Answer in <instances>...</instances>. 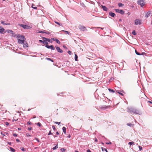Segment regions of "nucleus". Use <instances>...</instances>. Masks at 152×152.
Instances as JSON below:
<instances>
[{
    "label": "nucleus",
    "instance_id": "obj_39",
    "mask_svg": "<svg viewBox=\"0 0 152 152\" xmlns=\"http://www.w3.org/2000/svg\"><path fill=\"white\" fill-rule=\"evenodd\" d=\"M60 122H54V123L56 124H58V125H59L60 124Z\"/></svg>",
    "mask_w": 152,
    "mask_h": 152
},
{
    "label": "nucleus",
    "instance_id": "obj_47",
    "mask_svg": "<svg viewBox=\"0 0 152 152\" xmlns=\"http://www.w3.org/2000/svg\"><path fill=\"white\" fill-rule=\"evenodd\" d=\"M118 94H120V95H121V96H123L124 95V94H123L122 93H120V92H118Z\"/></svg>",
    "mask_w": 152,
    "mask_h": 152
},
{
    "label": "nucleus",
    "instance_id": "obj_14",
    "mask_svg": "<svg viewBox=\"0 0 152 152\" xmlns=\"http://www.w3.org/2000/svg\"><path fill=\"white\" fill-rule=\"evenodd\" d=\"M23 47L24 48L27 47H28V44L26 42H24V43L23 44Z\"/></svg>",
    "mask_w": 152,
    "mask_h": 152
},
{
    "label": "nucleus",
    "instance_id": "obj_36",
    "mask_svg": "<svg viewBox=\"0 0 152 152\" xmlns=\"http://www.w3.org/2000/svg\"><path fill=\"white\" fill-rule=\"evenodd\" d=\"M21 36V35H20V34H18V35H17L16 37L18 38H20Z\"/></svg>",
    "mask_w": 152,
    "mask_h": 152
},
{
    "label": "nucleus",
    "instance_id": "obj_32",
    "mask_svg": "<svg viewBox=\"0 0 152 152\" xmlns=\"http://www.w3.org/2000/svg\"><path fill=\"white\" fill-rule=\"evenodd\" d=\"M134 142H129V145H132L133 144H134Z\"/></svg>",
    "mask_w": 152,
    "mask_h": 152
},
{
    "label": "nucleus",
    "instance_id": "obj_46",
    "mask_svg": "<svg viewBox=\"0 0 152 152\" xmlns=\"http://www.w3.org/2000/svg\"><path fill=\"white\" fill-rule=\"evenodd\" d=\"M45 33L46 34H50V32H49V31L46 32H45Z\"/></svg>",
    "mask_w": 152,
    "mask_h": 152
},
{
    "label": "nucleus",
    "instance_id": "obj_10",
    "mask_svg": "<svg viewBox=\"0 0 152 152\" xmlns=\"http://www.w3.org/2000/svg\"><path fill=\"white\" fill-rule=\"evenodd\" d=\"M0 33L1 34L4 33L5 31L4 28L1 26H0Z\"/></svg>",
    "mask_w": 152,
    "mask_h": 152
},
{
    "label": "nucleus",
    "instance_id": "obj_31",
    "mask_svg": "<svg viewBox=\"0 0 152 152\" xmlns=\"http://www.w3.org/2000/svg\"><path fill=\"white\" fill-rule=\"evenodd\" d=\"M102 149L103 151H106V152H108V151H107V149L106 148H102Z\"/></svg>",
    "mask_w": 152,
    "mask_h": 152
},
{
    "label": "nucleus",
    "instance_id": "obj_34",
    "mask_svg": "<svg viewBox=\"0 0 152 152\" xmlns=\"http://www.w3.org/2000/svg\"><path fill=\"white\" fill-rule=\"evenodd\" d=\"M37 125L39 127H40L42 125L39 122H38L37 123Z\"/></svg>",
    "mask_w": 152,
    "mask_h": 152
},
{
    "label": "nucleus",
    "instance_id": "obj_55",
    "mask_svg": "<svg viewBox=\"0 0 152 152\" xmlns=\"http://www.w3.org/2000/svg\"><path fill=\"white\" fill-rule=\"evenodd\" d=\"M1 134L3 136H4L5 135V134H3L2 132H1Z\"/></svg>",
    "mask_w": 152,
    "mask_h": 152
},
{
    "label": "nucleus",
    "instance_id": "obj_16",
    "mask_svg": "<svg viewBox=\"0 0 152 152\" xmlns=\"http://www.w3.org/2000/svg\"><path fill=\"white\" fill-rule=\"evenodd\" d=\"M151 12H148L147 13V14L145 15V17L147 18L150 15Z\"/></svg>",
    "mask_w": 152,
    "mask_h": 152
},
{
    "label": "nucleus",
    "instance_id": "obj_35",
    "mask_svg": "<svg viewBox=\"0 0 152 152\" xmlns=\"http://www.w3.org/2000/svg\"><path fill=\"white\" fill-rule=\"evenodd\" d=\"M1 24H3V25H6V23H5V22L4 21H1Z\"/></svg>",
    "mask_w": 152,
    "mask_h": 152
},
{
    "label": "nucleus",
    "instance_id": "obj_54",
    "mask_svg": "<svg viewBox=\"0 0 152 152\" xmlns=\"http://www.w3.org/2000/svg\"><path fill=\"white\" fill-rule=\"evenodd\" d=\"M12 36L14 37H15V34L13 32V33H12Z\"/></svg>",
    "mask_w": 152,
    "mask_h": 152
},
{
    "label": "nucleus",
    "instance_id": "obj_50",
    "mask_svg": "<svg viewBox=\"0 0 152 152\" xmlns=\"http://www.w3.org/2000/svg\"><path fill=\"white\" fill-rule=\"evenodd\" d=\"M32 129V128L31 127H28V130H31Z\"/></svg>",
    "mask_w": 152,
    "mask_h": 152
},
{
    "label": "nucleus",
    "instance_id": "obj_9",
    "mask_svg": "<svg viewBox=\"0 0 152 152\" xmlns=\"http://www.w3.org/2000/svg\"><path fill=\"white\" fill-rule=\"evenodd\" d=\"M24 41L25 40L20 39H18V43L19 44H23V43H24Z\"/></svg>",
    "mask_w": 152,
    "mask_h": 152
},
{
    "label": "nucleus",
    "instance_id": "obj_59",
    "mask_svg": "<svg viewBox=\"0 0 152 152\" xmlns=\"http://www.w3.org/2000/svg\"><path fill=\"white\" fill-rule=\"evenodd\" d=\"M87 152H91V151L89 149H88L87 151Z\"/></svg>",
    "mask_w": 152,
    "mask_h": 152
},
{
    "label": "nucleus",
    "instance_id": "obj_11",
    "mask_svg": "<svg viewBox=\"0 0 152 152\" xmlns=\"http://www.w3.org/2000/svg\"><path fill=\"white\" fill-rule=\"evenodd\" d=\"M42 39H45L47 41H48V42H49L50 43L52 42V41L51 40V39H49L46 38L45 37H42Z\"/></svg>",
    "mask_w": 152,
    "mask_h": 152
},
{
    "label": "nucleus",
    "instance_id": "obj_45",
    "mask_svg": "<svg viewBox=\"0 0 152 152\" xmlns=\"http://www.w3.org/2000/svg\"><path fill=\"white\" fill-rule=\"evenodd\" d=\"M26 136L27 137H30L31 136V135L29 134V133H27L26 134Z\"/></svg>",
    "mask_w": 152,
    "mask_h": 152
},
{
    "label": "nucleus",
    "instance_id": "obj_51",
    "mask_svg": "<svg viewBox=\"0 0 152 152\" xmlns=\"http://www.w3.org/2000/svg\"><path fill=\"white\" fill-rule=\"evenodd\" d=\"M16 141L18 142H19L20 141V140L19 139H16Z\"/></svg>",
    "mask_w": 152,
    "mask_h": 152
},
{
    "label": "nucleus",
    "instance_id": "obj_40",
    "mask_svg": "<svg viewBox=\"0 0 152 152\" xmlns=\"http://www.w3.org/2000/svg\"><path fill=\"white\" fill-rule=\"evenodd\" d=\"M68 53L70 55H71V54H72L71 52L70 51V50H69L68 51Z\"/></svg>",
    "mask_w": 152,
    "mask_h": 152
},
{
    "label": "nucleus",
    "instance_id": "obj_30",
    "mask_svg": "<svg viewBox=\"0 0 152 152\" xmlns=\"http://www.w3.org/2000/svg\"><path fill=\"white\" fill-rule=\"evenodd\" d=\"M62 31H64V32H65L66 33L68 34H70V33L69 32H68V31H64V30H62Z\"/></svg>",
    "mask_w": 152,
    "mask_h": 152
},
{
    "label": "nucleus",
    "instance_id": "obj_48",
    "mask_svg": "<svg viewBox=\"0 0 152 152\" xmlns=\"http://www.w3.org/2000/svg\"><path fill=\"white\" fill-rule=\"evenodd\" d=\"M21 150H22V151H25V148H21Z\"/></svg>",
    "mask_w": 152,
    "mask_h": 152
},
{
    "label": "nucleus",
    "instance_id": "obj_6",
    "mask_svg": "<svg viewBox=\"0 0 152 152\" xmlns=\"http://www.w3.org/2000/svg\"><path fill=\"white\" fill-rule=\"evenodd\" d=\"M141 24V21L139 20L136 19L135 21V24L136 25H140Z\"/></svg>",
    "mask_w": 152,
    "mask_h": 152
},
{
    "label": "nucleus",
    "instance_id": "obj_5",
    "mask_svg": "<svg viewBox=\"0 0 152 152\" xmlns=\"http://www.w3.org/2000/svg\"><path fill=\"white\" fill-rule=\"evenodd\" d=\"M137 3L140 5L141 7H142L145 4L144 0H139L137 1Z\"/></svg>",
    "mask_w": 152,
    "mask_h": 152
},
{
    "label": "nucleus",
    "instance_id": "obj_8",
    "mask_svg": "<svg viewBox=\"0 0 152 152\" xmlns=\"http://www.w3.org/2000/svg\"><path fill=\"white\" fill-rule=\"evenodd\" d=\"M56 48L58 52L60 53H63V51L62 50H61L59 47H56Z\"/></svg>",
    "mask_w": 152,
    "mask_h": 152
},
{
    "label": "nucleus",
    "instance_id": "obj_13",
    "mask_svg": "<svg viewBox=\"0 0 152 152\" xmlns=\"http://www.w3.org/2000/svg\"><path fill=\"white\" fill-rule=\"evenodd\" d=\"M109 14L110 16L113 17H114L115 16V14L114 13H113L112 12H110L109 13Z\"/></svg>",
    "mask_w": 152,
    "mask_h": 152
},
{
    "label": "nucleus",
    "instance_id": "obj_15",
    "mask_svg": "<svg viewBox=\"0 0 152 152\" xmlns=\"http://www.w3.org/2000/svg\"><path fill=\"white\" fill-rule=\"evenodd\" d=\"M62 130H63V132L65 134H66V128L65 127H63L62 128Z\"/></svg>",
    "mask_w": 152,
    "mask_h": 152
},
{
    "label": "nucleus",
    "instance_id": "obj_17",
    "mask_svg": "<svg viewBox=\"0 0 152 152\" xmlns=\"http://www.w3.org/2000/svg\"><path fill=\"white\" fill-rule=\"evenodd\" d=\"M20 39H21L22 40H25L26 38H25V37L23 35H22L21 36Z\"/></svg>",
    "mask_w": 152,
    "mask_h": 152
},
{
    "label": "nucleus",
    "instance_id": "obj_49",
    "mask_svg": "<svg viewBox=\"0 0 152 152\" xmlns=\"http://www.w3.org/2000/svg\"><path fill=\"white\" fill-rule=\"evenodd\" d=\"M31 124V122L28 121L27 122V124L28 125H30Z\"/></svg>",
    "mask_w": 152,
    "mask_h": 152
},
{
    "label": "nucleus",
    "instance_id": "obj_25",
    "mask_svg": "<svg viewBox=\"0 0 152 152\" xmlns=\"http://www.w3.org/2000/svg\"><path fill=\"white\" fill-rule=\"evenodd\" d=\"M77 58H78V56H77V55H76V54H75V61H77Z\"/></svg>",
    "mask_w": 152,
    "mask_h": 152
},
{
    "label": "nucleus",
    "instance_id": "obj_57",
    "mask_svg": "<svg viewBox=\"0 0 152 152\" xmlns=\"http://www.w3.org/2000/svg\"><path fill=\"white\" fill-rule=\"evenodd\" d=\"M39 42H40L42 43H43V41H42V40H39Z\"/></svg>",
    "mask_w": 152,
    "mask_h": 152
},
{
    "label": "nucleus",
    "instance_id": "obj_63",
    "mask_svg": "<svg viewBox=\"0 0 152 152\" xmlns=\"http://www.w3.org/2000/svg\"><path fill=\"white\" fill-rule=\"evenodd\" d=\"M56 134H57V135H58V134H59V133L58 132H56Z\"/></svg>",
    "mask_w": 152,
    "mask_h": 152
},
{
    "label": "nucleus",
    "instance_id": "obj_41",
    "mask_svg": "<svg viewBox=\"0 0 152 152\" xmlns=\"http://www.w3.org/2000/svg\"><path fill=\"white\" fill-rule=\"evenodd\" d=\"M136 54L138 55H141V54H140L137 52H136Z\"/></svg>",
    "mask_w": 152,
    "mask_h": 152
},
{
    "label": "nucleus",
    "instance_id": "obj_33",
    "mask_svg": "<svg viewBox=\"0 0 152 152\" xmlns=\"http://www.w3.org/2000/svg\"><path fill=\"white\" fill-rule=\"evenodd\" d=\"M66 150V149L64 148H62L61 149V151L62 152H64Z\"/></svg>",
    "mask_w": 152,
    "mask_h": 152
},
{
    "label": "nucleus",
    "instance_id": "obj_52",
    "mask_svg": "<svg viewBox=\"0 0 152 152\" xmlns=\"http://www.w3.org/2000/svg\"><path fill=\"white\" fill-rule=\"evenodd\" d=\"M139 148L140 150L141 151L142 150V147L141 146H139Z\"/></svg>",
    "mask_w": 152,
    "mask_h": 152
},
{
    "label": "nucleus",
    "instance_id": "obj_61",
    "mask_svg": "<svg viewBox=\"0 0 152 152\" xmlns=\"http://www.w3.org/2000/svg\"><path fill=\"white\" fill-rule=\"evenodd\" d=\"M36 140H37V142H39V140L37 138H36Z\"/></svg>",
    "mask_w": 152,
    "mask_h": 152
},
{
    "label": "nucleus",
    "instance_id": "obj_56",
    "mask_svg": "<svg viewBox=\"0 0 152 152\" xmlns=\"http://www.w3.org/2000/svg\"><path fill=\"white\" fill-rule=\"evenodd\" d=\"M5 124L6 125H9V123L8 122H6L5 123Z\"/></svg>",
    "mask_w": 152,
    "mask_h": 152
},
{
    "label": "nucleus",
    "instance_id": "obj_38",
    "mask_svg": "<svg viewBox=\"0 0 152 152\" xmlns=\"http://www.w3.org/2000/svg\"><path fill=\"white\" fill-rule=\"evenodd\" d=\"M47 59L48 60L52 62H53V60L51 59L50 58H47Z\"/></svg>",
    "mask_w": 152,
    "mask_h": 152
},
{
    "label": "nucleus",
    "instance_id": "obj_29",
    "mask_svg": "<svg viewBox=\"0 0 152 152\" xmlns=\"http://www.w3.org/2000/svg\"><path fill=\"white\" fill-rule=\"evenodd\" d=\"M56 42L58 44H60V41L58 40V39H55Z\"/></svg>",
    "mask_w": 152,
    "mask_h": 152
},
{
    "label": "nucleus",
    "instance_id": "obj_28",
    "mask_svg": "<svg viewBox=\"0 0 152 152\" xmlns=\"http://www.w3.org/2000/svg\"><path fill=\"white\" fill-rule=\"evenodd\" d=\"M54 22L56 23L57 24H58V25H59V26H61L62 25V24H61L60 23L58 22H56L55 21H54Z\"/></svg>",
    "mask_w": 152,
    "mask_h": 152
},
{
    "label": "nucleus",
    "instance_id": "obj_23",
    "mask_svg": "<svg viewBox=\"0 0 152 152\" xmlns=\"http://www.w3.org/2000/svg\"><path fill=\"white\" fill-rule=\"evenodd\" d=\"M10 151L12 152H15V150L12 147H10Z\"/></svg>",
    "mask_w": 152,
    "mask_h": 152
},
{
    "label": "nucleus",
    "instance_id": "obj_44",
    "mask_svg": "<svg viewBox=\"0 0 152 152\" xmlns=\"http://www.w3.org/2000/svg\"><path fill=\"white\" fill-rule=\"evenodd\" d=\"M13 136H14L15 137H17V136L18 135H17V134L16 133H14L13 134Z\"/></svg>",
    "mask_w": 152,
    "mask_h": 152
},
{
    "label": "nucleus",
    "instance_id": "obj_53",
    "mask_svg": "<svg viewBox=\"0 0 152 152\" xmlns=\"http://www.w3.org/2000/svg\"><path fill=\"white\" fill-rule=\"evenodd\" d=\"M55 39L54 38H52L51 39V40H53V41H56L55 39Z\"/></svg>",
    "mask_w": 152,
    "mask_h": 152
},
{
    "label": "nucleus",
    "instance_id": "obj_62",
    "mask_svg": "<svg viewBox=\"0 0 152 152\" xmlns=\"http://www.w3.org/2000/svg\"><path fill=\"white\" fill-rule=\"evenodd\" d=\"M6 25H10V24L9 23H6Z\"/></svg>",
    "mask_w": 152,
    "mask_h": 152
},
{
    "label": "nucleus",
    "instance_id": "obj_19",
    "mask_svg": "<svg viewBox=\"0 0 152 152\" xmlns=\"http://www.w3.org/2000/svg\"><path fill=\"white\" fill-rule=\"evenodd\" d=\"M35 5L34 4H32V5L31 7L33 8L34 9H37V7H35Z\"/></svg>",
    "mask_w": 152,
    "mask_h": 152
},
{
    "label": "nucleus",
    "instance_id": "obj_64",
    "mask_svg": "<svg viewBox=\"0 0 152 152\" xmlns=\"http://www.w3.org/2000/svg\"><path fill=\"white\" fill-rule=\"evenodd\" d=\"M95 141L96 142H97V141H98L97 140V139L96 138H95Z\"/></svg>",
    "mask_w": 152,
    "mask_h": 152
},
{
    "label": "nucleus",
    "instance_id": "obj_4",
    "mask_svg": "<svg viewBox=\"0 0 152 152\" xmlns=\"http://www.w3.org/2000/svg\"><path fill=\"white\" fill-rule=\"evenodd\" d=\"M115 10L116 12L120 13L122 15H123L124 13V12L122 10L115 9Z\"/></svg>",
    "mask_w": 152,
    "mask_h": 152
},
{
    "label": "nucleus",
    "instance_id": "obj_37",
    "mask_svg": "<svg viewBox=\"0 0 152 152\" xmlns=\"http://www.w3.org/2000/svg\"><path fill=\"white\" fill-rule=\"evenodd\" d=\"M52 128H53V130H54L55 131V130L56 129V128H55V126H54V125L52 126Z\"/></svg>",
    "mask_w": 152,
    "mask_h": 152
},
{
    "label": "nucleus",
    "instance_id": "obj_21",
    "mask_svg": "<svg viewBox=\"0 0 152 152\" xmlns=\"http://www.w3.org/2000/svg\"><path fill=\"white\" fill-rule=\"evenodd\" d=\"M7 31L8 33H13V31L11 30H7Z\"/></svg>",
    "mask_w": 152,
    "mask_h": 152
},
{
    "label": "nucleus",
    "instance_id": "obj_12",
    "mask_svg": "<svg viewBox=\"0 0 152 152\" xmlns=\"http://www.w3.org/2000/svg\"><path fill=\"white\" fill-rule=\"evenodd\" d=\"M101 7L104 11H107V10L108 9L106 6L102 5Z\"/></svg>",
    "mask_w": 152,
    "mask_h": 152
},
{
    "label": "nucleus",
    "instance_id": "obj_58",
    "mask_svg": "<svg viewBox=\"0 0 152 152\" xmlns=\"http://www.w3.org/2000/svg\"><path fill=\"white\" fill-rule=\"evenodd\" d=\"M145 54H146V53L144 52L142 53L141 54H141V55H145Z\"/></svg>",
    "mask_w": 152,
    "mask_h": 152
},
{
    "label": "nucleus",
    "instance_id": "obj_24",
    "mask_svg": "<svg viewBox=\"0 0 152 152\" xmlns=\"http://www.w3.org/2000/svg\"><path fill=\"white\" fill-rule=\"evenodd\" d=\"M108 89L110 92H111L112 93H114L115 92L114 91L113 89L110 88H108Z\"/></svg>",
    "mask_w": 152,
    "mask_h": 152
},
{
    "label": "nucleus",
    "instance_id": "obj_18",
    "mask_svg": "<svg viewBox=\"0 0 152 152\" xmlns=\"http://www.w3.org/2000/svg\"><path fill=\"white\" fill-rule=\"evenodd\" d=\"M44 40L43 44H46V45H48V42L46 40L43 39Z\"/></svg>",
    "mask_w": 152,
    "mask_h": 152
},
{
    "label": "nucleus",
    "instance_id": "obj_27",
    "mask_svg": "<svg viewBox=\"0 0 152 152\" xmlns=\"http://www.w3.org/2000/svg\"><path fill=\"white\" fill-rule=\"evenodd\" d=\"M58 148V145H56V146H55V147H54L53 148V150H56V149L57 148Z\"/></svg>",
    "mask_w": 152,
    "mask_h": 152
},
{
    "label": "nucleus",
    "instance_id": "obj_60",
    "mask_svg": "<svg viewBox=\"0 0 152 152\" xmlns=\"http://www.w3.org/2000/svg\"><path fill=\"white\" fill-rule=\"evenodd\" d=\"M63 47L64 48H65V49H66L67 48L66 47L65 45H64L63 46Z\"/></svg>",
    "mask_w": 152,
    "mask_h": 152
},
{
    "label": "nucleus",
    "instance_id": "obj_2",
    "mask_svg": "<svg viewBox=\"0 0 152 152\" xmlns=\"http://www.w3.org/2000/svg\"><path fill=\"white\" fill-rule=\"evenodd\" d=\"M20 26L23 28L24 29H29L31 28L29 26L23 24H20Z\"/></svg>",
    "mask_w": 152,
    "mask_h": 152
},
{
    "label": "nucleus",
    "instance_id": "obj_26",
    "mask_svg": "<svg viewBox=\"0 0 152 152\" xmlns=\"http://www.w3.org/2000/svg\"><path fill=\"white\" fill-rule=\"evenodd\" d=\"M132 34L134 35H135L137 34L136 33V32L134 30L132 33Z\"/></svg>",
    "mask_w": 152,
    "mask_h": 152
},
{
    "label": "nucleus",
    "instance_id": "obj_22",
    "mask_svg": "<svg viewBox=\"0 0 152 152\" xmlns=\"http://www.w3.org/2000/svg\"><path fill=\"white\" fill-rule=\"evenodd\" d=\"M124 5V4H123L122 3H119L118 4V6L119 7H123Z\"/></svg>",
    "mask_w": 152,
    "mask_h": 152
},
{
    "label": "nucleus",
    "instance_id": "obj_43",
    "mask_svg": "<svg viewBox=\"0 0 152 152\" xmlns=\"http://www.w3.org/2000/svg\"><path fill=\"white\" fill-rule=\"evenodd\" d=\"M106 144L107 145L111 144V142H106Z\"/></svg>",
    "mask_w": 152,
    "mask_h": 152
},
{
    "label": "nucleus",
    "instance_id": "obj_20",
    "mask_svg": "<svg viewBox=\"0 0 152 152\" xmlns=\"http://www.w3.org/2000/svg\"><path fill=\"white\" fill-rule=\"evenodd\" d=\"M127 125L129 126L130 127H132L134 126V125L133 124H132L131 123H128Z\"/></svg>",
    "mask_w": 152,
    "mask_h": 152
},
{
    "label": "nucleus",
    "instance_id": "obj_1",
    "mask_svg": "<svg viewBox=\"0 0 152 152\" xmlns=\"http://www.w3.org/2000/svg\"><path fill=\"white\" fill-rule=\"evenodd\" d=\"M127 111L131 114L133 113L139 115L141 114V112L139 110L134 107H128L127 109Z\"/></svg>",
    "mask_w": 152,
    "mask_h": 152
},
{
    "label": "nucleus",
    "instance_id": "obj_3",
    "mask_svg": "<svg viewBox=\"0 0 152 152\" xmlns=\"http://www.w3.org/2000/svg\"><path fill=\"white\" fill-rule=\"evenodd\" d=\"M79 28L81 31H82L87 30L86 27L81 25H80L79 26Z\"/></svg>",
    "mask_w": 152,
    "mask_h": 152
},
{
    "label": "nucleus",
    "instance_id": "obj_42",
    "mask_svg": "<svg viewBox=\"0 0 152 152\" xmlns=\"http://www.w3.org/2000/svg\"><path fill=\"white\" fill-rule=\"evenodd\" d=\"M53 134L51 132V131H50L48 134V135H52Z\"/></svg>",
    "mask_w": 152,
    "mask_h": 152
},
{
    "label": "nucleus",
    "instance_id": "obj_7",
    "mask_svg": "<svg viewBox=\"0 0 152 152\" xmlns=\"http://www.w3.org/2000/svg\"><path fill=\"white\" fill-rule=\"evenodd\" d=\"M45 47L47 48L48 49H50L51 50H54L55 48L53 47V45H51L50 46L48 45H46L45 46Z\"/></svg>",
    "mask_w": 152,
    "mask_h": 152
}]
</instances>
